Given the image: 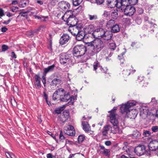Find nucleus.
Returning a JSON list of instances; mask_svg holds the SVG:
<instances>
[{
	"label": "nucleus",
	"instance_id": "a878e982",
	"mask_svg": "<svg viewBox=\"0 0 158 158\" xmlns=\"http://www.w3.org/2000/svg\"><path fill=\"white\" fill-rule=\"evenodd\" d=\"M99 147L100 148L101 152L102 154H104L106 156H110V150L109 149H105V147L102 145H100Z\"/></svg>",
	"mask_w": 158,
	"mask_h": 158
},
{
	"label": "nucleus",
	"instance_id": "1a4fd4ad",
	"mask_svg": "<svg viewBox=\"0 0 158 158\" xmlns=\"http://www.w3.org/2000/svg\"><path fill=\"white\" fill-rule=\"evenodd\" d=\"M64 131L65 134L69 136H74L75 134V129L71 125H69L68 127H65Z\"/></svg>",
	"mask_w": 158,
	"mask_h": 158
},
{
	"label": "nucleus",
	"instance_id": "bb28decb",
	"mask_svg": "<svg viewBox=\"0 0 158 158\" xmlns=\"http://www.w3.org/2000/svg\"><path fill=\"white\" fill-rule=\"evenodd\" d=\"M94 27L92 25H90L87 27L84 30L85 32L86 33L90 34L91 35V34L94 31Z\"/></svg>",
	"mask_w": 158,
	"mask_h": 158
},
{
	"label": "nucleus",
	"instance_id": "4c0bfd02",
	"mask_svg": "<svg viewBox=\"0 0 158 158\" xmlns=\"http://www.w3.org/2000/svg\"><path fill=\"white\" fill-rule=\"evenodd\" d=\"M110 13L107 11H105L103 14V17L104 19H108L110 18Z\"/></svg>",
	"mask_w": 158,
	"mask_h": 158
},
{
	"label": "nucleus",
	"instance_id": "c85d7f7f",
	"mask_svg": "<svg viewBox=\"0 0 158 158\" xmlns=\"http://www.w3.org/2000/svg\"><path fill=\"white\" fill-rule=\"evenodd\" d=\"M111 126L109 125H107L105 126L102 131V134L103 136H106L107 135L108 132Z\"/></svg>",
	"mask_w": 158,
	"mask_h": 158
},
{
	"label": "nucleus",
	"instance_id": "72a5a7b5",
	"mask_svg": "<svg viewBox=\"0 0 158 158\" xmlns=\"http://www.w3.org/2000/svg\"><path fill=\"white\" fill-rule=\"evenodd\" d=\"M61 81L60 79L55 78L52 81L51 85L52 86H56L57 84H60Z\"/></svg>",
	"mask_w": 158,
	"mask_h": 158
},
{
	"label": "nucleus",
	"instance_id": "f704fd0d",
	"mask_svg": "<svg viewBox=\"0 0 158 158\" xmlns=\"http://www.w3.org/2000/svg\"><path fill=\"white\" fill-rule=\"evenodd\" d=\"M56 91L60 96V98L62 95H63V94H64L66 92L62 88L58 89H57Z\"/></svg>",
	"mask_w": 158,
	"mask_h": 158
},
{
	"label": "nucleus",
	"instance_id": "39448f33",
	"mask_svg": "<svg viewBox=\"0 0 158 158\" xmlns=\"http://www.w3.org/2000/svg\"><path fill=\"white\" fill-rule=\"evenodd\" d=\"M60 63L65 65H72L73 63L71 59V55L67 53H62L60 55Z\"/></svg>",
	"mask_w": 158,
	"mask_h": 158
},
{
	"label": "nucleus",
	"instance_id": "20e7f679",
	"mask_svg": "<svg viewBox=\"0 0 158 158\" xmlns=\"http://www.w3.org/2000/svg\"><path fill=\"white\" fill-rule=\"evenodd\" d=\"M87 49L86 47L82 45H77L73 48V54L74 56L78 57L85 54Z\"/></svg>",
	"mask_w": 158,
	"mask_h": 158
},
{
	"label": "nucleus",
	"instance_id": "c03bdc74",
	"mask_svg": "<svg viewBox=\"0 0 158 158\" xmlns=\"http://www.w3.org/2000/svg\"><path fill=\"white\" fill-rule=\"evenodd\" d=\"M65 138L64 136L63 133L62 131H61L59 136V139L60 141L63 142Z\"/></svg>",
	"mask_w": 158,
	"mask_h": 158
},
{
	"label": "nucleus",
	"instance_id": "e2e57ef3",
	"mask_svg": "<svg viewBox=\"0 0 158 158\" xmlns=\"http://www.w3.org/2000/svg\"><path fill=\"white\" fill-rule=\"evenodd\" d=\"M95 2L98 4L100 5L103 3L104 0H95Z\"/></svg>",
	"mask_w": 158,
	"mask_h": 158
},
{
	"label": "nucleus",
	"instance_id": "f03ea898",
	"mask_svg": "<svg viewBox=\"0 0 158 158\" xmlns=\"http://www.w3.org/2000/svg\"><path fill=\"white\" fill-rule=\"evenodd\" d=\"M117 109L114 108L112 110L108 111L110 113L109 116L110 121L113 125L112 127H111V131L114 134H116L119 132V127L118 126V121L116 118L117 114L116 113Z\"/></svg>",
	"mask_w": 158,
	"mask_h": 158
},
{
	"label": "nucleus",
	"instance_id": "13d9d810",
	"mask_svg": "<svg viewBox=\"0 0 158 158\" xmlns=\"http://www.w3.org/2000/svg\"><path fill=\"white\" fill-rule=\"evenodd\" d=\"M148 109H144L143 108V110H141V114H148Z\"/></svg>",
	"mask_w": 158,
	"mask_h": 158
},
{
	"label": "nucleus",
	"instance_id": "ea45409f",
	"mask_svg": "<svg viewBox=\"0 0 158 158\" xmlns=\"http://www.w3.org/2000/svg\"><path fill=\"white\" fill-rule=\"evenodd\" d=\"M109 47L111 51H113L115 49L116 46L114 43H111L109 44Z\"/></svg>",
	"mask_w": 158,
	"mask_h": 158
},
{
	"label": "nucleus",
	"instance_id": "0e129e2a",
	"mask_svg": "<svg viewBox=\"0 0 158 158\" xmlns=\"http://www.w3.org/2000/svg\"><path fill=\"white\" fill-rule=\"evenodd\" d=\"M151 104L152 103L154 105H156L157 104V102L156 100L154 98H153L152 99L151 102Z\"/></svg>",
	"mask_w": 158,
	"mask_h": 158
},
{
	"label": "nucleus",
	"instance_id": "338daca9",
	"mask_svg": "<svg viewBox=\"0 0 158 158\" xmlns=\"http://www.w3.org/2000/svg\"><path fill=\"white\" fill-rule=\"evenodd\" d=\"M4 15V10L0 8V17H2Z\"/></svg>",
	"mask_w": 158,
	"mask_h": 158
},
{
	"label": "nucleus",
	"instance_id": "6ab92c4d",
	"mask_svg": "<svg viewBox=\"0 0 158 158\" xmlns=\"http://www.w3.org/2000/svg\"><path fill=\"white\" fill-rule=\"evenodd\" d=\"M74 12V11H73L72 10H66V11L64 15L62 17V19L63 20H64V18H65L66 19H67V18H71L72 17V18L76 16L73 13Z\"/></svg>",
	"mask_w": 158,
	"mask_h": 158
},
{
	"label": "nucleus",
	"instance_id": "4be33fe9",
	"mask_svg": "<svg viewBox=\"0 0 158 158\" xmlns=\"http://www.w3.org/2000/svg\"><path fill=\"white\" fill-rule=\"evenodd\" d=\"M94 69L96 71L97 70L98 72H103V69L100 66V64L98 61H96L94 63Z\"/></svg>",
	"mask_w": 158,
	"mask_h": 158
},
{
	"label": "nucleus",
	"instance_id": "c756f323",
	"mask_svg": "<svg viewBox=\"0 0 158 158\" xmlns=\"http://www.w3.org/2000/svg\"><path fill=\"white\" fill-rule=\"evenodd\" d=\"M127 0H121V1L119 3L120 4V6H121V10H123V8H125L127 6H129L130 5L128 4V2L127 1Z\"/></svg>",
	"mask_w": 158,
	"mask_h": 158
},
{
	"label": "nucleus",
	"instance_id": "423d86ee",
	"mask_svg": "<svg viewBox=\"0 0 158 158\" xmlns=\"http://www.w3.org/2000/svg\"><path fill=\"white\" fill-rule=\"evenodd\" d=\"M82 24L80 23L73 26H69L68 31L70 32L74 36V33L77 34L82 28Z\"/></svg>",
	"mask_w": 158,
	"mask_h": 158
},
{
	"label": "nucleus",
	"instance_id": "e433bc0d",
	"mask_svg": "<svg viewBox=\"0 0 158 158\" xmlns=\"http://www.w3.org/2000/svg\"><path fill=\"white\" fill-rule=\"evenodd\" d=\"M64 108L63 107H60L56 108L53 112L54 114H59L63 110Z\"/></svg>",
	"mask_w": 158,
	"mask_h": 158
},
{
	"label": "nucleus",
	"instance_id": "0eeeda50",
	"mask_svg": "<svg viewBox=\"0 0 158 158\" xmlns=\"http://www.w3.org/2000/svg\"><path fill=\"white\" fill-rule=\"evenodd\" d=\"M105 30L102 28L99 27L95 29L91 34V36L96 39H101Z\"/></svg>",
	"mask_w": 158,
	"mask_h": 158
},
{
	"label": "nucleus",
	"instance_id": "f3484780",
	"mask_svg": "<svg viewBox=\"0 0 158 158\" xmlns=\"http://www.w3.org/2000/svg\"><path fill=\"white\" fill-rule=\"evenodd\" d=\"M155 24H153V23H148V24H144L142 27V28L143 30H148L149 32H154L153 28H154V25Z\"/></svg>",
	"mask_w": 158,
	"mask_h": 158
},
{
	"label": "nucleus",
	"instance_id": "4468645a",
	"mask_svg": "<svg viewBox=\"0 0 158 158\" xmlns=\"http://www.w3.org/2000/svg\"><path fill=\"white\" fill-rule=\"evenodd\" d=\"M70 39L69 36L66 34H64L60 37L59 43L61 45H63L68 43Z\"/></svg>",
	"mask_w": 158,
	"mask_h": 158
},
{
	"label": "nucleus",
	"instance_id": "8fccbe9b",
	"mask_svg": "<svg viewBox=\"0 0 158 158\" xmlns=\"http://www.w3.org/2000/svg\"><path fill=\"white\" fill-rule=\"evenodd\" d=\"M59 96H60L55 91L53 95V99L54 100H56L59 98Z\"/></svg>",
	"mask_w": 158,
	"mask_h": 158
},
{
	"label": "nucleus",
	"instance_id": "5fc2aeb1",
	"mask_svg": "<svg viewBox=\"0 0 158 158\" xmlns=\"http://www.w3.org/2000/svg\"><path fill=\"white\" fill-rule=\"evenodd\" d=\"M11 103L13 106H15L17 105V103L14 99H11Z\"/></svg>",
	"mask_w": 158,
	"mask_h": 158
},
{
	"label": "nucleus",
	"instance_id": "774afa93",
	"mask_svg": "<svg viewBox=\"0 0 158 158\" xmlns=\"http://www.w3.org/2000/svg\"><path fill=\"white\" fill-rule=\"evenodd\" d=\"M137 11L138 12V13L139 14H142L143 12V10L142 8H139L138 10H137Z\"/></svg>",
	"mask_w": 158,
	"mask_h": 158
},
{
	"label": "nucleus",
	"instance_id": "5701e85b",
	"mask_svg": "<svg viewBox=\"0 0 158 158\" xmlns=\"http://www.w3.org/2000/svg\"><path fill=\"white\" fill-rule=\"evenodd\" d=\"M87 65L86 63L83 64L81 62L78 63L77 69L79 72L83 73L84 71L87 67Z\"/></svg>",
	"mask_w": 158,
	"mask_h": 158
},
{
	"label": "nucleus",
	"instance_id": "412c9836",
	"mask_svg": "<svg viewBox=\"0 0 158 158\" xmlns=\"http://www.w3.org/2000/svg\"><path fill=\"white\" fill-rule=\"evenodd\" d=\"M35 82L34 84L36 86V88L39 89L41 87L40 78L39 74H36L34 76Z\"/></svg>",
	"mask_w": 158,
	"mask_h": 158
},
{
	"label": "nucleus",
	"instance_id": "69168bd1",
	"mask_svg": "<svg viewBox=\"0 0 158 158\" xmlns=\"http://www.w3.org/2000/svg\"><path fill=\"white\" fill-rule=\"evenodd\" d=\"M12 19H9L7 21H4V22H2V23L4 24L7 25L10 23Z\"/></svg>",
	"mask_w": 158,
	"mask_h": 158
},
{
	"label": "nucleus",
	"instance_id": "7ed1b4c3",
	"mask_svg": "<svg viewBox=\"0 0 158 158\" xmlns=\"http://www.w3.org/2000/svg\"><path fill=\"white\" fill-rule=\"evenodd\" d=\"M93 50L92 52L93 53H97L100 51L105 47V43L102 40L99 39H95L93 42Z\"/></svg>",
	"mask_w": 158,
	"mask_h": 158
},
{
	"label": "nucleus",
	"instance_id": "6e6d98bb",
	"mask_svg": "<svg viewBox=\"0 0 158 158\" xmlns=\"http://www.w3.org/2000/svg\"><path fill=\"white\" fill-rule=\"evenodd\" d=\"M48 133L49 135H51V137H52L55 140L57 143H58V140L56 139V137L54 134H52V132L50 131H48Z\"/></svg>",
	"mask_w": 158,
	"mask_h": 158
},
{
	"label": "nucleus",
	"instance_id": "ddd939ff",
	"mask_svg": "<svg viewBox=\"0 0 158 158\" xmlns=\"http://www.w3.org/2000/svg\"><path fill=\"white\" fill-rule=\"evenodd\" d=\"M86 35L84 30H80L77 34L74 33V36H76V39L78 41L82 40L85 38Z\"/></svg>",
	"mask_w": 158,
	"mask_h": 158
},
{
	"label": "nucleus",
	"instance_id": "4d7b16f0",
	"mask_svg": "<svg viewBox=\"0 0 158 158\" xmlns=\"http://www.w3.org/2000/svg\"><path fill=\"white\" fill-rule=\"evenodd\" d=\"M19 8L17 6H13L11 8V11L13 12H17L19 11Z\"/></svg>",
	"mask_w": 158,
	"mask_h": 158
},
{
	"label": "nucleus",
	"instance_id": "3c124183",
	"mask_svg": "<svg viewBox=\"0 0 158 158\" xmlns=\"http://www.w3.org/2000/svg\"><path fill=\"white\" fill-rule=\"evenodd\" d=\"M151 129L153 132H156L158 131V126H153L152 127Z\"/></svg>",
	"mask_w": 158,
	"mask_h": 158
},
{
	"label": "nucleus",
	"instance_id": "a19ab883",
	"mask_svg": "<svg viewBox=\"0 0 158 158\" xmlns=\"http://www.w3.org/2000/svg\"><path fill=\"white\" fill-rule=\"evenodd\" d=\"M85 139V136L83 135H79L78 138V142L79 143H81L83 142Z\"/></svg>",
	"mask_w": 158,
	"mask_h": 158
},
{
	"label": "nucleus",
	"instance_id": "6e6552de",
	"mask_svg": "<svg viewBox=\"0 0 158 158\" xmlns=\"http://www.w3.org/2000/svg\"><path fill=\"white\" fill-rule=\"evenodd\" d=\"M124 14L126 15L131 16L133 15L136 11L135 7L132 5L127 6L125 8H123Z\"/></svg>",
	"mask_w": 158,
	"mask_h": 158
},
{
	"label": "nucleus",
	"instance_id": "a18cd8bd",
	"mask_svg": "<svg viewBox=\"0 0 158 158\" xmlns=\"http://www.w3.org/2000/svg\"><path fill=\"white\" fill-rule=\"evenodd\" d=\"M73 5L76 6H78L82 2V0H72Z\"/></svg>",
	"mask_w": 158,
	"mask_h": 158
},
{
	"label": "nucleus",
	"instance_id": "dca6fc26",
	"mask_svg": "<svg viewBox=\"0 0 158 158\" xmlns=\"http://www.w3.org/2000/svg\"><path fill=\"white\" fill-rule=\"evenodd\" d=\"M81 125L82 128L86 133H89L91 131V127L88 123L86 121H82Z\"/></svg>",
	"mask_w": 158,
	"mask_h": 158
},
{
	"label": "nucleus",
	"instance_id": "09e8293b",
	"mask_svg": "<svg viewBox=\"0 0 158 158\" xmlns=\"http://www.w3.org/2000/svg\"><path fill=\"white\" fill-rule=\"evenodd\" d=\"M153 151L150 150L149 148V149L147 150H146L145 149V152L144 154H146L148 156H152V152Z\"/></svg>",
	"mask_w": 158,
	"mask_h": 158
},
{
	"label": "nucleus",
	"instance_id": "052dcab7",
	"mask_svg": "<svg viewBox=\"0 0 158 158\" xmlns=\"http://www.w3.org/2000/svg\"><path fill=\"white\" fill-rule=\"evenodd\" d=\"M124 21L126 23V24H130L131 23V19L128 18L123 19Z\"/></svg>",
	"mask_w": 158,
	"mask_h": 158
},
{
	"label": "nucleus",
	"instance_id": "473e14b6",
	"mask_svg": "<svg viewBox=\"0 0 158 158\" xmlns=\"http://www.w3.org/2000/svg\"><path fill=\"white\" fill-rule=\"evenodd\" d=\"M29 3V0H21L19 3L20 6L24 7Z\"/></svg>",
	"mask_w": 158,
	"mask_h": 158
},
{
	"label": "nucleus",
	"instance_id": "bf43d9fd",
	"mask_svg": "<svg viewBox=\"0 0 158 158\" xmlns=\"http://www.w3.org/2000/svg\"><path fill=\"white\" fill-rule=\"evenodd\" d=\"M151 132L148 131L146 130L145 131L143 134V135L145 136H148L150 135Z\"/></svg>",
	"mask_w": 158,
	"mask_h": 158
},
{
	"label": "nucleus",
	"instance_id": "680f3d73",
	"mask_svg": "<svg viewBox=\"0 0 158 158\" xmlns=\"http://www.w3.org/2000/svg\"><path fill=\"white\" fill-rule=\"evenodd\" d=\"M134 135V137H139L140 136L141 134L139 131H136L135 132V133Z\"/></svg>",
	"mask_w": 158,
	"mask_h": 158
},
{
	"label": "nucleus",
	"instance_id": "c9c22d12",
	"mask_svg": "<svg viewBox=\"0 0 158 158\" xmlns=\"http://www.w3.org/2000/svg\"><path fill=\"white\" fill-rule=\"evenodd\" d=\"M118 10L116 9L114 10L111 13V16L113 19H116L118 16Z\"/></svg>",
	"mask_w": 158,
	"mask_h": 158
},
{
	"label": "nucleus",
	"instance_id": "79ce46f5",
	"mask_svg": "<svg viewBox=\"0 0 158 158\" xmlns=\"http://www.w3.org/2000/svg\"><path fill=\"white\" fill-rule=\"evenodd\" d=\"M6 156L7 158H14L15 156L13 153L9 152H5Z\"/></svg>",
	"mask_w": 158,
	"mask_h": 158
},
{
	"label": "nucleus",
	"instance_id": "a211bd4d",
	"mask_svg": "<svg viewBox=\"0 0 158 158\" xmlns=\"http://www.w3.org/2000/svg\"><path fill=\"white\" fill-rule=\"evenodd\" d=\"M107 2L108 6L111 8L115 7H119L118 6L119 2L117 0H107Z\"/></svg>",
	"mask_w": 158,
	"mask_h": 158
},
{
	"label": "nucleus",
	"instance_id": "9d476101",
	"mask_svg": "<svg viewBox=\"0 0 158 158\" xmlns=\"http://www.w3.org/2000/svg\"><path fill=\"white\" fill-rule=\"evenodd\" d=\"M145 147L143 145H139L134 149V152L136 154V155L140 156L144 154Z\"/></svg>",
	"mask_w": 158,
	"mask_h": 158
},
{
	"label": "nucleus",
	"instance_id": "58836bf2",
	"mask_svg": "<svg viewBox=\"0 0 158 158\" xmlns=\"http://www.w3.org/2000/svg\"><path fill=\"white\" fill-rule=\"evenodd\" d=\"M88 16L89 19L90 21L95 20L98 19V16L96 15H88Z\"/></svg>",
	"mask_w": 158,
	"mask_h": 158
},
{
	"label": "nucleus",
	"instance_id": "f257e3e1",
	"mask_svg": "<svg viewBox=\"0 0 158 158\" xmlns=\"http://www.w3.org/2000/svg\"><path fill=\"white\" fill-rule=\"evenodd\" d=\"M137 102L135 101H128L127 103L122 104L120 107V112L122 114H127L128 113L131 118H134L136 117L138 112L136 109L133 107L136 105Z\"/></svg>",
	"mask_w": 158,
	"mask_h": 158
},
{
	"label": "nucleus",
	"instance_id": "7c9ffc66",
	"mask_svg": "<svg viewBox=\"0 0 158 158\" xmlns=\"http://www.w3.org/2000/svg\"><path fill=\"white\" fill-rule=\"evenodd\" d=\"M111 32L113 33H116L120 31V28L119 25L117 24H115L111 29Z\"/></svg>",
	"mask_w": 158,
	"mask_h": 158
},
{
	"label": "nucleus",
	"instance_id": "393cba45",
	"mask_svg": "<svg viewBox=\"0 0 158 158\" xmlns=\"http://www.w3.org/2000/svg\"><path fill=\"white\" fill-rule=\"evenodd\" d=\"M131 69H124L123 72V74L124 77L128 76L131 73L133 74L135 72V70L133 69V68L132 66H131Z\"/></svg>",
	"mask_w": 158,
	"mask_h": 158
},
{
	"label": "nucleus",
	"instance_id": "49530a36",
	"mask_svg": "<svg viewBox=\"0 0 158 158\" xmlns=\"http://www.w3.org/2000/svg\"><path fill=\"white\" fill-rule=\"evenodd\" d=\"M64 117L66 118H67L68 120L69 115V111L68 110H65L63 112V114L62 115Z\"/></svg>",
	"mask_w": 158,
	"mask_h": 158
},
{
	"label": "nucleus",
	"instance_id": "2eb2a0df",
	"mask_svg": "<svg viewBox=\"0 0 158 158\" xmlns=\"http://www.w3.org/2000/svg\"><path fill=\"white\" fill-rule=\"evenodd\" d=\"M59 6L62 10L66 11L69 8L70 5L68 2L63 1L59 3Z\"/></svg>",
	"mask_w": 158,
	"mask_h": 158
},
{
	"label": "nucleus",
	"instance_id": "f8f14e48",
	"mask_svg": "<svg viewBox=\"0 0 158 158\" xmlns=\"http://www.w3.org/2000/svg\"><path fill=\"white\" fill-rule=\"evenodd\" d=\"M67 19L64 20V22H66L67 24L69 26H73L79 23L78 22V19L76 18V16L71 18H67V16L66 17Z\"/></svg>",
	"mask_w": 158,
	"mask_h": 158
},
{
	"label": "nucleus",
	"instance_id": "aec40b11",
	"mask_svg": "<svg viewBox=\"0 0 158 158\" xmlns=\"http://www.w3.org/2000/svg\"><path fill=\"white\" fill-rule=\"evenodd\" d=\"M148 148L150 150L155 151L158 148V142L156 141L151 142L148 145Z\"/></svg>",
	"mask_w": 158,
	"mask_h": 158
},
{
	"label": "nucleus",
	"instance_id": "cd10ccee",
	"mask_svg": "<svg viewBox=\"0 0 158 158\" xmlns=\"http://www.w3.org/2000/svg\"><path fill=\"white\" fill-rule=\"evenodd\" d=\"M55 66V65H53L49 66L47 68H44V69L43 74L46 75L47 74L50 72L52 71L54 69Z\"/></svg>",
	"mask_w": 158,
	"mask_h": 158
},
{
	"label": "nucleus",
	"instance_id": "b1692460",
	"mask_svg": "<svg viewBox=\"0 0 158 158\" xmlns=\"http://www.w3.org/2000/svg\"><path fill=\"white\" fill-rule=\"evenodd\" d=\"M70 96L69 92H66L62 95L60 98V100L61 101L64 102H66L70 99Z\"/></svg>",
	"mask_w": 158,
	"mask_h": 158
},
{
	"label": "nucleus",
	"instance_id": "864d4df0",
	"mask_svg": "<svg viewBox=\"0 0 158 158\" xmlns=\"http://www.w3.org/2000/svg\"><path fill=\"white\" fill-rule=\"evenodd\" d=\"M46 75L43 74V75L42 77V82L43 83L44 87L45 86V85L46 84Z\"/></svg>",
	"mask_w": 158,
	"mask_h": 158
},
{
	"label": "nucleus",
	"instance_id": "9b49d317",
	"mask_svg": "<svg viewBox=\"0 0 158 158\" xmlns=\"http://www.w3.org/2000/svg\"><path fill=\"white\" fill-rule=\"evenodd\" d=\"M112 36L113 34L111 31L105 30L101 38V40H104L105 42H106L108 41L111 40Z\"/></svg>",
	"mask_w": 158,
	"mask_h": 158
},
{
	"label": "nucleus",
	"instance_id": "37998d69",
	"mask_svg": "<svg viewBox=\"0 0 158 158\" xmlns=\"http://www.w3.org/2000/svg\"><path fill=\"white\" fill-rule=\"evenodd\" d=\"M58 120L62 123H64L66 122L67 119V118L61 115L58 117Z\"/></svg>",
	"mask_w": 158,
	"mask_h": 158
},
{
	"label": "nucleus",
	"instance_id": "de8ad7c7",
	"mask_svg": "<svg viewBox=\"0 0 158 158\" xmlns=\"http://www.w3.org/2000/svg\"><path fill=\"white\" fill-rule=\"evenodd\" d=\"M129 4L131 5H135L138 2V0H127Z\"/></svg>",
	"mask_w": 158,
	"mask_h": 158
},
{
	"label": "nucleus",
	"instance_id": "2f4dec72",
	"mask_svg": "<svg viewBox=\"0 0 158 158\" xmlns=\"http://www.w3.org/2000/svg\"><path fill=\"white\" fill-rule=\"evenodd\" d=\"M115 22L114 20L111 19L108 21L106 23V27L108 28H111L115 24Z\"/></svg>",
	"mask_w": 158,
	"mask_h": 158
},
{
	"label": "nucleus",
	"instance_id": "603ef678",
	"mask_svg": "<svg viewBox=\"0 0 158 158\" xmlns=\"http://www.w3.org/2000/svg\"><path fill=\"white\" fill-rule=\"evenodd\" d=\"M2 52H5L9 49L8 47L5 44L2 45Z\"/></svg>",
	"mask_w": 158,
	"mask_h": 158
}]
</instances>
